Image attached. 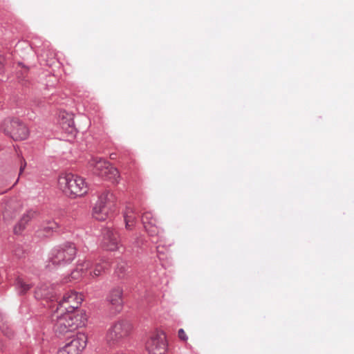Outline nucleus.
<instances>
[{
    "label": "nucleus",
    "instance_id": "obj_18",
    "mask_svg": "<svg viewBox=\"0 0 354 354\" xmlns=\"http://www.w3.org/2000/svg\"><path fill=\"white\" fill-rule=\"evenodd\" d=\"M0 330L4 335L8 337H11L13 335L7 317L1 312H0Z\"/></svg>",
    "mask_w": 354,
    "mask_h": 354
},
{
    "label": "nucleus",
    "instance_id": "obj_7",
    "mask_svg": "<svg viewBox=\"0 0 354 354\" xmlns=\"http://www.w3.org/2000/svg\"><path fill=\"white\" fill-rule=\"evenodd\" d=\"M0 129L14 140H24L29 136L27 126L19 119L3 120L0 124Z\"/></svg>",
    "mask_w": 354,
    "mask_h": 354
},
{
    "label": "nucleus",
    "instance_id": "obj_4",
    "mask_svg": "<svg viewBox=\"0 0 354 354\" xmlns=\"http://www.w3.org/2000/svg\"><path fill=\"white\" fill-rule=\"evenodd\" d=\"M133 325L127 320L114 322L108 329L105 339L109 345L116 346L123 344L131 335Z\"/></svg>",
    "mask_w": 354,
    "mask_h": 354
},
{
    "label": "nucleus",
    "instance_id": "obj_24",
    "mask_svg": "<svg viewBox=\"0 0 354 354\" xmlns=\"http://www.w3.org/2000/svg\"><path fill=\"white\" fill-rule=\"evenodd\" d=\"M20 161H21V164H20L19 172H20V174H21L26 166V162L24 158H21Z\"/></svg>",
    "mask_w": 354,
    "mask_h": 354
},
{
    "label": "nucleus",
    "instance_id": "obj_25",
    "mask_svg": "<svg viewBox=\"0 0 354 354\" xmlns=\"http://www.w3.org/2000/svg\"><path fill=\"white\" fill-rule=\"evenodd\" d=\"M5 348H6V345H5L4 342L3 341L0 340V353L4 352Z\"/></svg>",
    "mask_w": 354,
    "mask_h": 354
},
{
    "label": "nucleus",
    "instance_id": "obj_20",
    "mask_svg": "<svg viewBox=\"0 0 354 354\" xmlns=\"http://www.w3.org/2000/svg\"><path fill=\"white\" fill-rule=\"evenodd\" d=\"M124 217L126 224V228L130 230L131 226H133L136 220V215L132 212L131 209L127 208L124 214Z\"/></svg>",
    "mask_w": 354,
    "mask_h": 354
},
{
    "label": "nucleus",
    "instance_id": "obj_13",
    "mask_svg": "<svg viewBox=\"0 0 354 354\" xmlns=\"http://www.w3.org/2000/svg\"><path fill=\"white\" fill-rule=\"evenodd\" d=\"M59 124L62 129L68 134L73 135L76 131L74 121L71 115L66 112L60 113Z\"/></svg>",
    "mask_w": 354,
    "mask_h": 354
},
{
    "label": "nucleus",
    "instance_id": "obj_15",
    "mask_svg": "<svg viewBox=\"0 0 354 354\" xmlns=\"http://www.w3.org/2000/svg\"><path fill=\"white\" fill-rule=\"evenodd\" d=\"M142 221L150 236H153L159 233V230L156 226V219L151 212H145L142 216Z\"/></svg>",
    "mask_w": 354,
    "mask_h": 354
},
{
    "label": "nucleus",
    "instance_id": "obj_17",
    "mask_svg": "<svg viewBox=\"0 0 354 354\" xmlns=\"http://www.w3.org/2000/svg\"><path fill=\"white\" fill-rule=\"evenodd\" d=\"M35 212L32 210L27 211L23 215L20 221L14 227V233L16 234H21L26 228V224L35 216Z\"/></svg>",
    "mask_w": 354,
    "mask_h": 354
},
{
    "label": "nucleus",
    "instance_id": "obj_21",
    "mask_svg": "<svg viewBox=\"0 0 354 354\" xmlns=\"http://www.w3.org/2000/svg\"><path fill=\"white\" fill-rule=\"evenodd\" d=\"M59 228V225L58 224L52 221H49L48 222L44 227H43V229L45 232H55L56 231L57 229Z\"/></svg>",
    "mask_w": 354,
    "mask_h": 354
},
{
    "label": "nucleus",
    "instance_id": "obj_3",
    "mask_svg": "<svg viewBox=\"0 0 354 354\" xmlns=\"http://www.w3.org/2000/svg\"><path fill=\"white\" fill-rule=\"evenodd\" d=\"M109 268V262L104 261L95 263V265L88 260L79 262L69 277L64 279V282L77 281L87 275L96 277L101 275Z\"/></svg>",
    "mask_w": 354,
    "mask_h": 354
},
{
    "label": "nucleus",
    "instance_id": "obj_6",
    "mask_svg": "<svg viewBox=\"0 0 354 354\" xmlns=\"http://www.w3.org/2000/svg\"><path fill=\"white\" fill-rule=\"evenodd\" d=\"M115 196L111 191L104 190L98 196L93 209V216L97 220L104 221L109 213L115 210Z\"/></svg>",
    "mask_w": 354,
    "mask_h": 354
},
{
    "label": "nucleus",
    "instance_id": "obj_11",
    "mask_svg": "<svg viewBox=\"0 0 354 354\" xmlns=\"http://www.w3.org/2000/svg\"><path fill=\"white\" fill-rule=\"evenodd\" d=\"M166 347L165 335L162 332L151 335L146 344L149 354H165Z\"/></svg>",
    "mask_w": 354,
    "mask_h": 354
},
{
    "label": "nucleus",
    "instance_id": "obj_14",
    "mask_svg": "<svg viewBox=\"0 0 354 354\" xmlns=\"http://www.w3.org/2000/svg\"><path fill=\"white\" fill-rule=\"evenodd\" d=\"M123 290L120 287L113 288L107 297L108 301L115 308V310L120 311L122 309Z\"/></svg>",
    "mask_w": 354,
    "mask_h": 354
},
{
    "label": "nucleus",
    "instance_id": "obj_26",
    "mask_svg": "<svg viewBox=\"0 0 354 354\" xmlns=\"http://www.w3.org/2000/svg\"><path fill=\"white\" fill-rule=\"evenodd\" d=\"M4 62V58L0 55V71L2 69Z\"/></svg>",
    "mask_w": 354,
    "mask_h": 354
},
{
    "label": "nucleus",
    "instance_id": "obj_16",
    "mask_svg": "<svg viewBox=\"0 0 354 354\" xmlns=\"http://www.w3.org/2000/svg\"><path fill=\"white\" fill-rule=\"evenodd\" d=\"M33 286L32 283L26 281L22 276H17L14 281V287L19 295L26 294Z\"/></svg>",
    "mask_w": 354,
    "mask_h": 354
},
{
    "label": "nucleus",
    "instance_id": "obj_8",
    "mask_svg": "<svg viewBox=\"0 0 354 354\" xmlns=\"http://www.w3.org/2000/svg\"><path fill=\"white\" fill-rule=\"evenodd\" d=\"M77 249L72 243H66L54 248L49 257L50 262L55 266H62L73 261Z\"/></svg>",
    "mask_w": 354,
    "mask_h": 354
},
{
    "label": "nucleus",
    "instance_id": "obj_12",
    "mask_svg": "<svg viewBox=\"0 0 354 354\" xmlns=\"http://www.w3.org/2000/svg\"><path fill=\"white\" fill-rule=\"evenodd\" d=\"M102 247L110 251H115L119 248V239L118 234L109 228H104L102 232Z\"/></svg>",
    "mask_w": 354,
    "mask_h": 354
},
{
    "label": "nucleus",
    "instance_id": "obj_22",
    "mask_svg": "<svg viewBox=\"0 0 354 354\" xmlns=\"http://www.w3.org/2000/svg\"><path fill=\"white\" fill-rule=\"evenodd\" d=\"M125 271H126V268H125V267L124 266H122L121 267L118 266L117 270H116V272H117L118 277H123V275L125 273Z\"/></svg>",
    "mask_w": 354,
    "mask_h": 354
},
{
    "label": "nucleus",
    "instance_id": "obj_5",
    "mask_svg": "<svg viewBox=\"0 0 354 354\" xmlns=\"http://www.w3.org/2000/svg\"><path fill=\"white\" fill-rule=\"evenodd\" d=\"M88 167L95 175L109 180L113 183H118L120 179L119 171L106 160L98 157L91 158L88 161Z\"/></svg>",
    "mask_w": 354,
    "mask_h": 354
},
{
    "label": "nucleus",
    "instance_id": "obj_1",
    "mask_svg": "<svg viewBox=\"0 0 354 354\" xmlns=\"http://www.w3.org/2000/svg\"><path fill=\"white\" fill-rule=\"evenodd\" d=\"M85 315L75 312L57 310L52 315L54 330L61 334L71 332L85 325Z\"/></svg>",
    "mask_w": 354,
    "mask_h": 354
},
{
    "label": "nucleus",
    "instance_id": "obj_19",
    "mask_svg": "<svg viewBox=\"0 0 354 354\" xmlns=\"http://www.w3.org/2000/svg\"><path fill=\"white\" fill-rule=\"evenodd\" d=\"M35 297L37 299H41L43 298H50L51 295L48 288L46 285H42L36 288L35 291Z\"/></svg>",
    "mask_w": 354,
    "mask_h": 354
},
{
    "label": "nucleus",
    "instance_id": "obj_23",
    "mask_svg": "<svg viewBox=\"0 0 354 354\" xmlns=\"http://www.w3.org/2000/svg\"><path fill=\"white\" fill-rule=\"evenodd\" d=\"M178 337L180 339H181L182 340H184V341L187 339V337L183 328L179 329Z\"/></svg>",
    "mask_w": 354,
    "mask_h": 354
},
{
    "label": "nucleus",
    "instance_id": "obj_2",
    "mask_svg": "<svg viewBox=\"0 0 354 354\" xmlns=\"http://www.w3.org/2000/svg\"><path fill=\"white\" fill-rule=\"evenodd\" d=\"M58 186L66 195L71 197L82 196L88 189L84 178L71 173L59 176Z\"/></svg>",
    "mask_w": 354,
    "mask_h": 354
},
{
    "label": "nucleus",
    "instance_id": "obj_10",
    "mask_svg": "<svg viewBox=\"0 0 354 354\" xmlns=\"http://www.w3.org/2000/svg\"><path fill=\"white\" fill-rule=\"evenodd\" d=\"M82 301V295L76 291L69 290L64 295L57 308L61 310L75 312L74 310L79 308Z\"/></svg>",
    "mask_w": 354,
    "mask_h": 354
},
{
    "label": "nucleus",
    "instance_id": "obj_9",
    "mask_svg": "<svg viewBox=\"0 0 354 354\" xmlns=\"http://www.w3.org/2000/svg\"><path fill=\"white\" fill-rule=\"evenodd\" d=\"M87 339L84 333H78L60 347L57 354H80L86 346Z\"/></svg>",
    "mask_w": 354,
    "mask_h": 354
}]
</instances>
